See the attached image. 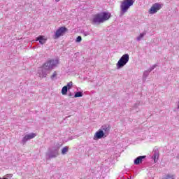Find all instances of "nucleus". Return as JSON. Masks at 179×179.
<instances>
[{"mask_svg":"<svg viewBox=\"0 0 179 179\" xmlns=\"http://www.w3.org/2000/svg\"><path fill=\"white\" fill-rule=\"evenodd\" d=\"M59 64V60L58 59H52L48 60L45 62L42 68L38 70L37 76L39 78H45L52 69L57 68Z\"/></svg>","mask_w":179,"mask_h":179,"instance_id":"f257e3e1","label":"nucleus"},{"mask_svg":"<svg viewBox=\"0 0 179 179\" xmlns=\"http://www.w3.org/2000/svg\"><path fill=\"white\" fill-rule=\"evenodd\" d=\"M111 17V14L107 12L99 13L95 15L92 19V23L93 24H101L104 22H107Z\"/></svg>","mask_w":179,"mask_h":179,"instance_id":"f03ea898","label":"nucleus"},{"mask_svg":"<svg viewBox=\"0 0 179 179\" xmlns=\"http://www.w3.org/2000/svg\"><path fill=\"white\" fill-rule=\"evenodd\" d=\"M134 3H135V0H124L122 1L120 4V17H122Z\"/></svg>","mask_w":179,"mask_h":179,"instance_id":"7ed1b4c3","label":"nucleus"},{"mask_svg":"<svg viewBox=\"0 0 179 179\" xmlns=\"http://www.w3.org/2000/svg\"><path fill=\"white\" fill-rule=\"evenodd\" d=\"M46 156L48 159H55V157H58V156H59V145L50 147L46 153Z\"/></svg>","mask_w":179,"mask_h":179,"instance_id":"20e7f679","label":"nucleus"},{"mask_svg":"<svg viewBox=\"0 0 179 179\" xmlns=\"http://www.w3.org/2000/svg\"><path fill=\"white\" fill-rule=\"evenodd\" d=\"M129 62V55L127 53L123 55L120 59L118 60L117 63L116 64L117 69H121V68H124V66L128 64Z\"/></svg>","mask_w":179,"mask_h":179,"instance_id":"39448f33","label":"nucleus"},{"mask_svg":"<svg viewBox=\"0 0 179 179\" xmlns=\"http://www.w3.org/2000/svg\"><path fill=\"white\" fill-rule=\"evenodd\" d=\"M162 6H163V5H162L159 3H154L150 9V13L151 15H155V13H157V11L160 10V9H162Z\"/></svg>","mask_w":179,"mask_h":179,"instance_id":"423d86ee","label":"nucleus"},{"mask_svg":"<svg viewBox=\"0 0 179 179\" xmlns=\"http://www.w3.org/2000/svg\"><path fill=\"white\" fill-rule=\"evenodd\" d=\"M68 30V29H66V27H59L55 32V36L54 38L57 39V38H59V37H61L62 36L64 35V34L65 32H66Z\"/></svg>","mask_w":179,"mask_h":179,"instance_id":"0eeeda50","label":"nucleus"},{"mask_svg":"<svg viewBox=\"0 0 179 179\" xmlns=\"http://www.w3.org/2000/svg\"><path fill=\"white\" fill-rule=\"evenodd\" d=\"M110 126L107 125V124H104L103 126L101 127V128L99 129L100 131H102L103 136L107 138V136L108 135H110Z\"/></svg>","mask_w":179,"mask_h":179,"instance_id":"6e6552de","label":"nucleus"},{"mask_svg":"<svg viewBox=\"0 0 179 179\" xmlns=\"http://www.w3.org/2000/svg\"><path fill=\"white\" fill-rule=\"evenodd\" d=\"M37 135L34 133H30L29 134L25 135L21 141V143L24 145L27 141H30V139H33L34 138H36Z\"/></svg>","mask_w":179,"mask_h":179,"instance_id":"1a4fd4ad","label":"nucleus"},{"mask_svg":"<svg viewBox=\"0 0 179 179\" xmlns=\"http://www.w3.org/2000/svg\"><path fill=\"white\" fill-rule=\"evenodd\" d=\"M103 138H106L104 136V133L103 131L99 129L94 134L93 139L94 141H99V139H101Z\"/></svg>","mask_w":179,"mask_h":179,"instance_id":"9d476101","label":"nucleus"},{"mask_svg":"<svg viewBox=\"0 0 179 179\" xmlns=\"http://www.w3.org/2000/svg\"><path fill=\"white\" fill-rule=\"evenodd\" d=\"M145 159H146V155L138 156L134 160V164H136V166H138Z\"/></svg>","mask_w":179,"mask_h":179,"instance_id":"9b49d317","label":"nucleus"},{"mask_svg":"<svg viewBox=\"0 0 179 179\" xmlns=\"http://www.w3.org/2000/svg\"><path fill=\"white\" fill-rule=\"evenodd\" d=\"M156 66H157V64H154L148 70L144 71V73L143 74V80H146V78H148V76H149V73L151 72L152 71H153V69H155V68H156Z\"/></svg>","mask_w":179,"mask_h":179,"instance_id":"f8f14e48","label":"nucleus"},{"mask_svg":"<svg viewBox=\"0 0 179 179\" xmlns=\"http://www.w3.org/2000/svg\"><path fill=\"white\" fill-rule=\"evenodd\" d=\"M159 156L160 155L159 153V150L158 149L154 150L152 152V160H154V163H157V160H159Z\"/></svg>","mask_w":179,"mask_h":179,"instance_id":"ddd939ff","label":"nucleus"},{"mask_svg":"<svg viewBox=\"0 0 179 179\" xmlns=\"http://www.w3.org/2000/svg\"><path fill=\"white\" fill-rule=\"evenodd\" d=\"M36 41H39L40 44H45L46 41H47V38H45V36H38L36 38Z\"/></svg>","mask_w":179,"mask_h":179,"instance_id":"4468645a","label":"nucleus"},{"mask_svg":"<svg viewBox=\"0 0 179 179\" xmlns=\"http://www.w3.org/2000/svg\"><path fill=\"white\" fill-rule=\"evenodd\" d=\"M145 36H146V31L140 34V35L136 38L137 41H141Z\"/></svg>","mask_w":179,"mask_h":179,"instance_id":"2eb2a0df","label":"nucleus"},{"mask_svg":"<svg viewBox=\"0 0 179 179\" xmlns=\"http://www.w3.org/2000/svg\"><path fill=\"white\" fill-rule=\"evenodd\" d=\"M68 90H69L68 89L67 87L64 86L62 89V94H63V96H65V94H66V93H68Z\"/></svg>","mask_w":179,"mask_h":179,"instance_id":"dca6fc26","label":"nucleus"},{"mask_svg":"<svg viewBox=\"0 0 179 179\" xmlns=\"http://www.w3.org/2000/svg\"><path fill=\"white\" fill-rule=\"evenodd\" d=\"M83 96V93L82 92H77L75 93L74 96L76 99L78 97H82Z\"/></svg>","mask_w":179,"mask_h":179,"instance_id":"f3484780","label":"nucleus"},{"mask_svg":"<svg viewBox=\"0 0 179 179\" xmlns=\"http://www.w3.org/2000/svg\"><path fill=\"white\" fill-rule=\"evenodd\" d=\"M73 85V83H72V81H71L66 85H65L64 87H67V89L69 90H71V89H72Z\"/></svg>","mask_w":179,"mask_h":179,"instance_id":"a211bd4d","label":"nucleus"},{"mask_svg":"<svg viewBox=\"0 0 179 179\" xmlns=\"http://www.w3.org/2000/svg\"><path fill=\"white\" fill-rule=\"evenodd\" d=\"M66 152H68V147H64L62 150V155H65Z\"/></svg>","mask_w":179,"mask_h":179,"instance_id":"6ab92c4d","label":"nucleus"},{"mask_svg":"<svg viewBox=\"0 0 179 179\" xmlns=\"http://www.w3.org/2000/svg\"><path fill=\"white\" fill-rule=\"evenodd\" d=\"M76 41L77 43H80V41H82V36H78V37L76 38Z\"/></svg>","mask_w":179,"mask_h":179,"instance_id":"aec40b11","label":"nucleus"},{"mask_svg":"<svg viewBox=\"0 0 179 179\" xmlns=\"http://www.w3.org/2000/svg\"><path fill=\"white\" fill-rule=\"evenodd\" d=\"M57 77V71H55L51 76V79L54 80V79Z\"/></svg>","mask_w":179,"mask_h":179,"instance_id":"412c9836","label":"nucleus"},{"mask_svg":"<svg viewBox=\"0 0 179 179\" xmlns=\"http://www.w3.org/2000/svg\"><path fill=\"white\" fill-rule=\"evenodd\" d=\"M83 34L85 37H86L87 36H90V32L89 31H83Z\"/></svg>","mask_w":179,"mask_h":179,"instance_id":"4be33fe9","label":"nucleus"},{"mask_svg":"<svg viewBox=\"0 0 179 179\" xmlns=\"http://www.w3.org/2000/svg\"><path fill=\"white\" fill-rule=\"evenodd\" d=\"M13 177V174L8 173L6 175V178H12Z\"/></svg>","mask_w":179,"mask_h":179,"instance_id":"5701e85b","label":"nucleus"},{"mask_svg":"<svg viewBox=\"0 0 179 179\" xmlns=\"http://www.w3.org/2000/svg\"><path fill=\"white\" fill-rule=\"evenodd\" d=\"M138 106H139V103H136V104L134 105L135 108H136V107H138Z\"/></svg>","mask_w":179,"mask_h":179,"instance_id":"b1692460","label":"nucleus"},{"mask_svg":"<svg viewBox=\"0 0 179 179\" xmlns=\"http://www.w3.org/2000/svg\"><path fill=\"white\" fill-rule=\"evenodd\" d=\"M69 97H71V96H73V94H72V93L70 92V93L69 94Z\"/></svg>","mask_w":179,"mask_h":179,"instance_id":"393cba45","label":"nucleus"},{"mask_svg":"<svg viewBox=\"0 0 179 179\" xmlns=\"http://www.w3.org/2000/svg\"><path fill=\"white\" fill-rule=\"evenodd\" d=\"M60 0H55L56 2H59Z\"/></svg>","mask_w":179,"mask_h":179,"instance_id":"a878e982","label":"nucleus"},{"mask_svg":"<svg viewBox=\"0 0 179 179\" xmlns=\"http://www.w3.org/2000/svg\"><path fill=\"white\" fill-rule=\"evenodd\" d=\"M0 179H2V178H0Z\"/></svg>","mask_w":179,"mask_h":179,"instance_id":"bb28decb","label":"nucleus"}]
</instances>
